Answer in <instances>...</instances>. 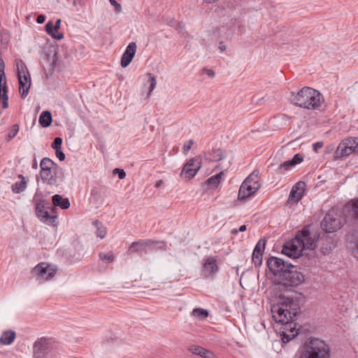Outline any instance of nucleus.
<instances>
[{
    "label": "nucleus",
    "mask_w": 358,
    "mask_h": 358,
    "mask_svg": "<svg viewBox=\"0 0 358 358\" xmlns=\"http://www.w3.org/2000/svg\"><path fill=\"white\" fill-rule=\"evenodd\" d=\"M298 309L297 304L294 303L292 299L282 298L278 303L272 306L271 311L273 319L282 324L285 329H288L287 324L292 323V318L298 313Z\"/></svg>",
    "instance_id": "f257e3e1"
},
{
    "label": "nucleus",
    "mask_w": 358,
    "mask_h": 358,
    "mask_svg": "<svg viewBox=\"0 0 358 358\" xmlns=\"http://www.w3.org/2000/svg\"><path fill=\"white\" fill-rule=\"evenodd\" d=\"M297 358H330V348L324 341L310 338L300 347Z\"/></svg>",
    "instance_id": "f03ea898"
},
{
    "label": "nucleus",
    "mask_w": 358,
    "mask_h": 358,
    "mask_svg": "<svg viewBox=\"0 0 358 358\" xmlns=\"http://www.w3.org/2000/svg\"><path fill=\"white\" fill-rule=\"evenodd\" d=\"M292 102L301 108L319 110L324 102V97L317 90L305 87L294 94Z\"/></svg>",
    "instance_id": "7ed1b4c3"
},
{
    "label": "nucleus",
    "mask_w": 358,
    "mask_h": 358,
    "mask_svg": "<svg viewBox=\"0 0 358 358\" xmlns=\"http://www.w3.org/2000/svg\"><path fill=\"white\" fill-rule=\"evenodd\" d=\"M63 352L62 348L52 338H38L33 346L34 358H61Z\"/></svg>",
    "instance_id": "20e7f679"
},
{
    "label": "nucleus",
    "mask_w": 358,
    "mask_h": 358,
    "mask_svg": "<svg viewBox=\"0 0 358 358\" xmlns=\"http://www.w3.org/2000/svg\"><path fill=\"white\" fill-rule=\"evenodd\" d=\"M40 167L42 181L51 186H57L59 166L50 158L44 157L41 162Z\"/></svg>",
    "instance_id": "39448f33"
},
{
    "label": "nucleus",
    "mask_w": 358,
    "mask_h": 358,
    "mask_svg": "<svg viewBox=\"0 0 358 358\" xmlns=\"http://www.w3.org/2000/svg\"><path fill=\"white\" fill-rule=\"evenodd\" d=\"M15 66L19 80V92L21 97L24 99L27 96L31 87V76L25 64L22 59H15Z\"/></svg>",
    "instance_id": "423d86ee"
},
{
    "label": "nucleus",
    "mask_w": 358,
    "mask_h": 358,
    "mask_svg": "<svg viewBox=\"0 0 358 358\" xmlns=\"http://www.w3.org/2000/svg\"><path fill=\"white\" fill-rule=\"evenodd\" d=\"M345 222V218L334 209H331L324 215L321 222V227L327 233H333L340 229Z\"/></svg>",
    "instance_id": "0eeeda50"
},
{
    "label": "nucleus",
    "mask_w": 358,
    "mask_h": 358,
    "mask_svg": "<svg viewBox=\"0 0 358 358\" xmlns=\"http://www.w3.org/2000/svg\"><path fill=\"white\" fill-rule=\"evenodd\" d=\"M164 247V244L162 242H155L151 240H141L133 242L130 245L127 253L129 255H131L133 253L141 255L143 252L147 253L149 250L155 248H163Z\"/></svg>",
    "instance_id": "6e6552de"
},
{
    "label": "nucleus",
    "mask_w": 358,
    "mask_h": 358,
    "mask_svg": "<svg viewBox=\"0 0 358 358\" xmlns=\"http://www.w3.org/2000/svg\"><path fill=\"white\" fill-rule=\"evenodd\" d=\"M267 266L271 273L275 275H278L281 280L285 276V272H287L290 268V264L278 257H270L267 261Z\"/></svg>",
    "instance_id": "1a4fd4ad"
},
{
    "label": "nucleus",
    "mask_w": 358,
    "mask_h": 358,
    "mask_svg": "<svg viewBox=\"0 0 358 358\" xmlns=\"http://www.w3.org/2000/svg\"><path fill=\"white\" fill-rule=\"evenodd\" d=\"M201 166V158L196 156L190 159L183 166L180 173V177L185 178H192L197 173Z\"/></svg>",
    "instance_id": "9d476101"
},
{
    "label": "nucleus",
    "mask_w": 358,
    "mask_h": 358,
    "mask_svg": "<svg viewBox=\"0 0 358 358\" xmlns=\"http://www.w3.org/2000/svg\"><path fill=\"white\" fill-rule=\"evenodd\" d=\"M56 269L51 267L45 262H41L37 264L32 270L33 275L40 280H50L56 273Z\"/></svg>",
    "instance_id": "9b49d317"
},
{
    "label": "nucleus",
    "mask_w": 358,
    "mask_h": 358,
    "mask_svg": "<svg viewBox=\"0 0 358 358\" xmlns=\"http://www.w3.org/2000/svg\"><path fill=\"white\" fill-rule=\"evenodd\" d=\"M303 245V244L301 245V241H299V238L295 237L291 241L285 244L282 252L290 258L296 259L301 256Z\"/></svg>",
    "instance_id": "f8f14e48"
},
{
    "label": "nucleus",
    "mask_w": 358,
    "mask_h": 358,
    "mask_svg": "<svg viewBox=\"0 0 358 358\" xmlns=\"http://www.w3.org/2000/svg\"><path fill=\"white\" fill-rule=\"evenodd\" d=\"M304 281L303 275L298 271H290L289 269L285 272V276L280 283L285 286H297Z\"/></svg>",
    "instance_id": "ddd939ff"
},
{
    "label": "nucleus",
    "mask_w": 358,
    "mask_h": 358,
    "mask_svg": "<svg viewBox=\"0 0 358 358\" xmlns=\"http://www.w3.org/2000/svg\"><path fill=\"white\" fill-rule=\"evenodd\" d=\"M353 152H355V147L350 137L343 140L339 143L335 154L336 157L340 158L349 156Z\"/></svg>",
    "instance_id": "4468645a"
},
{
    "label": "nucleus",
    "mask_w": 358,
    "mask_h": 358,
    "mask_svg": "<svg viewBox=\"0 0 358 358\" xmlns=\"http://www.w3.org/2000/svg\"><path fill=\"white\" fill-rule=\"evenodd\" d=\"M36 213L41 222L50 226H56L57 215H50L43 206L38 203L36 208Z\"/></svg>",
    "instance_id": "2eb2a0df"
},
{
    "label": "nucleus",
    "mask_w": 358,
    "mask_h": 358,
    "mask_svg": "<svg viewBox=\"0 0 358 358\" xmlns=\"http://www.w3.org/2000/svg\"><path fill=\"white\" fill-rule=\"evenodd\" d=\"M306 184L304 182L299 181L296 182L292 188L287 202L289 203H296L303 197L305 191Z\"/></svg>",
    "instance_id": "dca6fc26"
},
{
    "label": "nucleus",
    "mask_w": 358,
    "mask_h": 358,
    "mask_svg": "<svg viewBox=\"0 0 358 358\" xmlns=\"http://www.w3.org/2000/svg\"><path fill=\"white\" fill-rule=\"evenodd\" d=\"M296 238H298L299 241H301V245H303V250L304 249L313 250L316 247L315 239L308 230H302L301 233L296 236Z\"/></svg>",
    "instance_id": "f3484780"
},
{
    "label": "nucleus",
    "mask_w": 358,
    "mask_h": 358,
    "mask_svg": "<svg viewBox=\"0 0 358 358\" xmlns=\"http://www.w3.org/2000/svg\"><path fill=\"white\" fill-rule=\"evenodd\" d=\"M217 260L212 257L203 259V274L205 278L212 276L218 271Z\"/></svg>",
    "instance_id": "a211bd4d"
},
{
    "label": "nucleus",
    "mask_w": 358,
    "mask_h": 358,
    "mask_svg": "<svg viewBox=\"0 0 358 358\" xmlns=\"http://www.w3.org/2000/svg\"><path fill=\"white\" fill-rule=\"evenodd\" d=\"M303 161V157L300 154H296L292 159L287 160L282 163L278 168V173L285 174L286 171L291 170L296 165L301 164Z\"/></svg>",
    "instance_id": "6ab92c4d"
},
{
    "label": "nucleus",
    "mask_w": 358,
    "mask_h": 358,
    "mask_svg": "<svg viewBox=\"0 0 358 358\" xmlns=\"http://www.w3.org/2000/svg\"><path fill=\"white\" fill-rule=\"evenodd\" d=\"M136 43L131 42L129 43L121 58L122 67L125 68L131 63L136 52Z\"/></svg>",
    "instance_id": "aec40b11"
},
{
    "label": "nucleus",
    "mask_w": 358,
    "mask_h": 358,
    "mask_svg": "<svg viewBox=\"0 0 358 358\" xmlns=\"http://www.w3.org/2000/svg\"><path fill=\"white\" fill-rule=\"evenodd\" d=\"M266 245L265 240H259L255 245L252 253V261L255 265H260L262 262V255L264 252Z\"/></svg>",
    "instance_id": "412c9836"
},
{
    "label": "nucleus",
    "mask_w": 358,
    "mask_h": 358,
    "mask_svg": "<svg viewBox=\"0 0 358 358\" xmlns=\"http://www.w3.org/2000/svg\"><path fill=\"white\" fill-rule=\"evenodd\" d=\"M248 181H243L239 188L238 198L239 200H245L252 195H253L258 189H254L252 186L249 185L247 182Z\"/></svg>",
    "instance_id": "4be33fe9"
},
{
    "label": "nucleus",
    "mask_w": 358,
    "mask_h": 358,
    "mask_svg": "<svg viewBox=\"0 0 358 358\" xmlns=\"http://www.w3.org/2000/svg\"><path fill=\"white\" fill-rule=\"evenodd\" d=\"M61 20L59 19L56 21L55 25L52 22H48L45 25V31L52 38L60 40L64 38V35L62 33L58 32V29L60 28Z\"/></svg>",
    "instance_id": "5701e85b"
},
{
    "label": "nucleus",
    "mask_w": 358,
    "mask_h": 358,
    "mask_svg": "<svg viewBox=\"0 0 358 358\" xmlns=\"http://www.w3.org/2000/svg\"><path fill=\"white\" fill-rule=\"evenodd\" d=\"M287 325L288 329H285L284 327L280 333L281 339L284 343L289 342L298 335V331L295 329V327H292V323Z\"/></svg>",
    "instance_id": "b1692460"
},
{
    "label": "nucleus",
    "mask_w": 358,
    "mask_h": 358,
    "mask_svg": "<svg viewBox=\"0 0 358 358\" xmlns=\"http://www.w3.org/2000/svg\"><path fill=\"white\" fill-rule=\"evenodd\" d=\"M189 351L203 358H215L213 352L198 345L189 346Z\"/></svg>",
    "instance_id": "393cba45"
},
{
    "label": "nucleus",
    "mask_w": 358,
    "mask_h": 358,
    "mask_svg": "<svg viewBox=\"0 0 358 358\" xmlns=\"http://www.w3.org/2000/svg\"><path fill=\"white\" fill-rule=\"evenodd\" d=\"M8 88L6 78L0 79V102L2 103V108L6 109L8 106Z\"/></svg>",
    "instance_id": "a878e982"
},
{
    "label": "nucleus",
    "mask_w": 358,
    "mask_h": 358,
    "mask_svg": "<svg viewBox=\"0 0 358 358\" xmlns=\"http://www.w3.org/2000/svg\"><path fill=\"white\" fill-rule=\"evenodd\" d=\"M259 171L254 170L244 181H248L247 183L252 186L254 189H259L261 187V182L259 180Z\"/></svg>",
    "instance_id": "bb28decb"
},
{
    "label": "nucleus",
    "mask_w": 358,
    "mask_h": 358,
    "mask_svg": "<svg viewBox=\"0 0 358 358\" xmlns=\"http://www.w3.org/2000/svg\"><path fill=\"white\" fill-rule=\"evenodd\" d=\"M204 159L210 162H217L220 160H224L225 157L224 155L223 151L220 149H217L205 153Z\"/></svg>",
    "instance_id": "cd10ccee"
},
{
    "label": "nucleus",
    "mask_w": 358,
    "mask_h": 358,
    "mask_svg": "<svg viewBox=\"0 0 358 358\" xmlns=\"http://www.w3.org/2000/svg\"><path fill=\"white\" fill-rule=\"evenodd\" d=\"M16 334L14 331L6 330L2 332L0 336V344L4 345H10L15 339Z\"/></svg>",
    "instance_id": "c85d7f7f"
},
{
    "label": "nucleus",
    "mask_w": 358,
    "mask_h": 358,
    "mask_svg": "<svg viewBox=\"0 0 358 358\" xmlns=\"http://www.w3.org/2000/svg\"><path fill=\"white\" fill-rule=\"evenodd\" d=\"M18 178L20 180L19 181H16L11 186L12 191L15 194H20L24 192L27 188V181L25 178L21 174L18 175Z\"/></svg>",
    "instance_id": "c756f323"
},
{
    "label": "nucleus",
    "mask_w": 358,
    "mask_h": 358,
    "mask_svg": "<svg viewBox=\"0 0 358 358\" xmlns=\"http://www.w3.org/2000/svg\"><path fill=\"white\" fill-rule=\"evenodd\" d=\"M52 201L54 206H59L62 209H67L70 206L69 200L67 198H63L59 194H55L52 198Z\"/></svg>",
    "instance_id": "7c9ffc66"
},
{
    "label": "nucleus",
    "mask_w": 358,
    "mask_h": 358,
    "mask_svg": "<svg viewBox=\"0 0 358 358\" xmlns=\"http://www.w3.org/2000/svg\"><path fill=\"white\" fill-rule=\"evenodd\" d=\"M52 122V115L49 111H43L39 117V123L43 127H47Z\"/></svg>",
    "instance_id": "2f4dec72"
},
{
    "label": "nucleus",
    "mask_w": 358,
    "mask_h": 358,
    "mask_svg": "<svg viewBox=\"0 0 358 358\" xmlns=\"http://www.w3.org/2000/svg\"><path fill=\"white\" fill-rule=\"evenodd\" d=\"M222 176H224V172L221 171L220 173L211 176L206 181L207 185L213 188L217 187L220 183Z\"/></svg>",
    "instance_id": "473e14b6"
},
{
    "label": "nucleus",
    "mask_w": 358,
    "mask_h": 358,
    "mask_svg": "<svg viewBox=\"0 0 358 358\" xmlns=\"http://www.w3.org/2000/svg\"><path fill=\"white\" fill-rule=\"evenodd\" d=\"M192 315L196 319L203 320L208 316V312L206 309L199 308L194 309Z\"/></svg>",
    "instance_id": "72a5a7b5"
},
{
    "label": "nucleus",
    "mask_w": 358,
    "mask_h": 358,
    "mask_svg": "<svg viewBox=\"0 0 358 358\" xmlns=\"http://www.w3.org/2000/svg\"><path fill=\"white\" fill-rule=\"evenodd\" d=\"M99 257L101 261L106 264L111 263L115 259V255L112 251H108L107 252H99Z\"/></svg>",
    "instance_id": "f704fd0d"
},
{
    "label": "nucleus",
    "mask_w": 358,
    "mask_h": 358,
    "mask_svg": "<svg viewBox=\"0 0 358 358\" xmlns=\"http://www.w3.org/2000/svg\"><path fill=\"white\" fill-rule=\"evenodd\" d=\"M148 76L150 77V85L148 88V96H150L153 90L155 89L157 85V79L155 76L152 73H148Z\"/></svg>",
    "instance_id": "c9c22d12"
},
{
    "label": "nucleus",
    "mask_w": 358,
    "mask_h": 358,
    "mask_svg": "<svg viewBox=\"0 0 358 358\" xmlns=\"http://www.w3.org/2000/svg\"><path fill=\"white\" fill-rule=\"evenodd\" d=\"M199 75L200 76L206 75L209 78H214L215 76V72L213 69H208V68H203L202 69H201L199 71Z\"/></svg>",
    "instance_id": "e433bc0d"
},
{
    "label": "nucleus",
    "mask_w": 358,
    "mask_h": 358,
    "mask_svg": "<svg viewBox=\"0 0 358 358\" xmlns=\"http://www.w3.org/2000/svg\"><path fill=\"white\" fill-rule=\"evenodd\" d=\"M18 131H19V126L17 124H13L11 128V130L9 131V133L8 134V139L10 140V139L13 138L17 135Z\"/></svg>",
    "instance_id": "4c0bfd02"
},
{
    "label": "nucleus",
    "mask_w": 358,
    "mask_h": 358,
    "mask_svg": "<svg viewBox=\"0 0 358 358\" xmlns=\"http://www.w3.org/2000/svg\"><path fill=\"white\" fill-rule=\"evenodd\" d=\"M62 143V139L60 137H56L52 144V148L56 150L57 149H61V145Z\"/></svg>",
    "instance_id": "58836bf2"
},
{
    "label": "nucleus",
    "mask_w": 358,
    "mask_h": 358,
    "mask_svg": "<svg viewBox=\"0 0 358 358\" xmlns=\"http://www.w3.org/2000/svg\"><path fill=\"white\" fill-rule=\"evenodd\" d=\"M106 235V229L105 227H97L96 236L98 237H99L102 239V238H105Z\"/></svg>",
    "instance_id": "ea45409f"
},
{
    "label": "nucleus",
    "mask_w": 358,
    "mask_h": 358,
    "mask_svg": "<svg viewBox=\"0 0 358 358\" xmlns=\"http://www.w3.org/2000/svg\"><path fill=\"white\" fill-rule=\"evenodd\" d=\"M194 142L192 140H189L186 142H185L182 150L183 152L186 154L192 148V145H193Z\"/></svg>",
    "instance_id": "a19ab883"
},
{
    "label": "nucleus",
    "mask_w": 358,
    "mask_h": 358,
    "mask_svg": "<svg viewBox=\"0 0 358 358\" xmlns=\"http://www.w3.org/2000/svg\"><path fill=\"white\" fill-rule=\"evenodd\" d=\"M352 212L356 215L358 216V198L354 200H352Z\"/></svg>",
    "instance_id": "79ce46f5"
},
{
    "label": "nucleus",
    "mask_w": 358,
    "mask_h": 358,
    "mask_svg": "<svg viewBox=\"0 0 358 358\" xmlns=\"http://www.w3.org/2000/svg\"><path fill=\"white\" fill-rule=\"evenodd\" d=\"M4 62L3 60L0 58V79L1 78H6L5 73H4Z\"/></svg>",
    "instance_id": "37998d69"
},
{
    "label": "nucleus",
    "mask_w": 358,
    "mask_h": 358,
    "mask_svg": "<svg viewBox=\"0 0 358 358\" xmlns=\"http://www.w3.org/2000/svg\"><path fill=\"white\" fill-rule=\"evenodd\" d=\"M110 3L115 7V12L120 13L122 10V7L120 3H118L115 0H109Z\"/></svg>",
    "instance_id": "c03bdc74"
},
{
    "label": "nucleus",
    "mask_w": 358,
    "mask_h": 358,
    "mask_svg": "<svg viewBox=\"0 0 358 358\" xmlns=\"http://www.w3.org/2000/svg\"><path fill=\"white\" fill-rule=\"evenodd\" d=\"M114 173H117L118 174V177L120 179H124L126 177V173L123 169L117 168L114 170Z\"/></svg>",
    "instance_id": "a18cd8bd"
},
{
    "label": "nucleus",
    "mask_w": 358,
    "mask_h": 358,
    "mask_svg": "<svg viewBox=\"0 0 358 358\" xmlns=\"http://www.w3.org/2000/svg\"><path fill=\"white\" fill-rule=\"evenodd\" d=\"M56 156L60 161H64L65 159V154L61 150V149L55 150Z\"/></svg>",
    "instance_id": "49530a36"
},
{
    "label": "nucleus",
    "mask_w": 358,
    "mask_h": 358,
    "mask_svg": "<svg viewBox=\"0 0 358 358\" xmlns=\"http://www.w3.org/2000/svg\"><path fill=\"white\" fill-rule=\"evenodd\" d=\"M351 138L355 147V152H358V137H351Z\"/></svg>",
    "instance_id": "de8ad7c7"
},
{
    "label": "nucleus",
    "mask_w": 358,
    "mask_h": 358,
    "mask_svg": "<svg viewBox=\"0 0 358 358\" xmlns=\"http://www.w3.org/2000/svg\"><path fill=\"white\" fill-rule=\"evenodd\" d=\"M352 255L358 259V241L355 243L352 250Z\"/></svg>",
    "instance_id": "09e8293b"
},
{
    "label": "nucleus",
    "mask_w": 358,
    "mask_h": 358,
    "mask_svg": "<svg viewBox=\"0 0 358 358\" xmlns=\"http://www.w3.org/2000/svg\"><path fill=\"white\" fill-rule=\"evenodd\" d=\"M230 165V162L227 161V164L224 165H222V164H219L217 167V169H224L227 170L229 169Z\"/></svg>",
    "instance_id": "8fccbe9b"
},
{
    "label": "nucleus",
    "mask_w": 358,
    "mask_h": 358,
    "mask_svg": "<svg viewBox=\"0 0 358 358\" xmlns=\"http://www.w3.org/2000/svg\"><path fill=\"white\" fill-rule=\"evenodd\" d=\"M45 17L43 15H39L38 17H37V19H36V22L38 23V24H42L45 22Z\"/></svg>",
    "instance_id": "3c124183"
},
{
    "label": "nucleus",
    "mask_w": 358,
    "mask_h": 358,
    "mask_svg": "<svg viewBox=\"0 0 358 358\" xmlns=\"http://www.w3.org/2000/svg\"><path fill=\"white\" fill-rule=\"evenodd\" d=\"M323 145L322 142H317L313 145V150L317 152V149L321 148Z\"/></svg>",
    "instance_id": "603ef678"
},
{
    "label": "nucleus",
    "mask_w": 358,
    "mask_h": 358,
    "mask_svg": "<svg viewBox=\"0 0 358 358\" xmlns=\"http://www.w3.org/2000/svg\"><path fill=\"white\" fill-rule=\"evenodd\" d=\"M32 169H38V163L36 159H35L33 162V164L31 165Z\"/></svg>",
    "instance_id": "864d4df0"
},
{
    "label": "nucleus",
    "mask_w": 358,
    "mask_h": 358,
    "mask_svg": "<svg viewBox=\"0 0 358 358\" xmlns=\"http://www.w3.org/2000/svg\"><path fill=\"white\" fill-rule=\"evenodd\" d=\"M162 184H163V181L162 180H159V181H157L156 182L155 187L158 188V187H161Z\"/></svg>",
    "instance_id": "5fc2aeb1"
},
{
    "label": "nucleus",
    "mask_w": 358,
    "mask_h": 358,
    "mask_svg": "<svg viewBox=\"0 0 358 358\" xmlns=\"http://www.w3.org/2000/svg\"><path fill=\"white\" fill-rule=\"evenodd\" d=\"M246 226L245 225H242L239 227V229H238V231L240 232H243L246 230Z\"/></svg>",
    "instance_id": "6e6d98bb"
}]
</instances>
